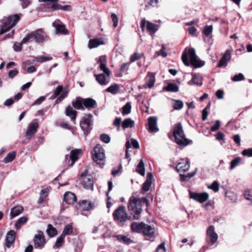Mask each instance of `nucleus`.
I'll return each instance as SVG.
<instances>
[{
	"instance_id": "nucleus-1",
	"label": "nucleus",
	"mask_w": 252,
	"mask_h": 252,
	"mask_svg": "<svg viewBox=\"0 0 252 252\" xmlns=\"http://www.w3.org/2000/svg\"><path fill=\"white\" fill-rule=\"evenodd\" d=\"M141 203H145L147 206L149 205V201L146 197L140 199L132 196L129 199L128 209L135 220L140 218L142 211Z\"/></svg>"
},
{
	"instance_id": "nucleus-2",
	"label": "nucleus",
	"mask_w": 252,
	"mask_h": 252,
	"mask_svg": "<svg viewBox=\"0 0 252 252\" xmlns=\"http://www.w3.org/2000/svg\"><path fill=\"white\" fill-rule=\"evenodd\" d=\"M22 14H15L10 15L8 17L3 19V24L0 26V34H2L8 31L14 27L19 21Z\"/></svg>"
},
{
	"instance_id": "nucleus-3",
	"label": "nucleus",
	"mask_w": 252,
	"mask_h": 252,
	"mask_svg": "<svg viewBox=\"0 0 252 252\" xmlns=\"http://www.w3.org/2000/svg\"><path fill=\"white\" fill-rule=\"evenodd\" d=\"M176 168L179 173L181 181H188L189 180V164L187 159H182L177 165Z\"/></svg>"
},
{
	"instance_id": "nucleus-4",
	"label": "nucleus",
	"mask_w": 252,
	"mask_h": 252,
	"mask_svg": "<svg viewBox=\"0 0 252 252\" xmlns=\"http://www.w3.org/2000/svg\"><path fill=\"white\" fill-rule=\"evenodd\" d=\"M173 135L177 144L180 146H186L189 143L188 139L185 137L182 127L180 124H176L173 130Z\"/></svg>"
},
{
	"instance_id": "nucleus-5",
	"label": "nucleus",
	"mask_w": 252,
	"mask_h": 252,
	"mask_svg": "<svg viewBox=\"0 0 252 252\" xmlns=\"http://www.w3.org/2000/svg\"><path fill=\"white\" fill-rule=\"evenodd\" d=\"M92 157L94 160L98 164H103L105 158L104 150L100 144H97L92 152Z\"/></svg>"
},
{
	"instance_id": "nucleus-6",
	"label": "nucleus",
	"mask_w": 252,
	"mask_h": 252,
	"mask_svg": "<svg viewBox=\"0 0 252 252\" xmlns=\"http://www.w3.org/2000/svg\"><path fill=\"white\" fill-rule=\"evenodd\" d=\"M205 64V61L202 60L197 56L194 48L190 47V66L194 69L201 68Z\"/></svg>"
},
{
	"instance_id": "nucleus-7",
	"label": "nucleus",
	"mask_w": 252,
	"mask_h": 252,
	"mask_svg": "<svg viewBox=\"0 0 252 252\" xmlns=\"http://www.w3.org/2000/svg\"><path fill=\"white\" fill-rule=\"evenodd\" d=\"M82 155L80 149H75L70 152L69 155H66L65 158V164L67 166H72Z\"/></svg>"
},
{
	"instance_id": "nucleus-8",
	"label": "nucleus",
	"mask_w": 252,
	"mask_h": 252,
	"mask_svg": "<svg viewBox=\"0 0 252 252\" xmlns=\"http://www.w3.org/2000/svg\"><path fill=\"white\" fill-rule=\"evenodd\" d=\"M114 220L120 222H125L127 220L128 216L124 206H119L113 214Z\"/></svg>"
},
{
	"instance_id": "nucleus-9",
	"label": "nucleus",
	"mask_w": 252,
	"mask_h": 252,
	"mask_svg": "<svg viewBox=\"0 0 252 252\" xmlns=\"http://www.w3.org/2000/svg\"><path fill=\"white\" fill-rule=\"evenodd\" d=\"M32 38L36 42L42 43L47 38L46 33L41 29L31 32Z\"/></svg>"
},
{
	"instance_id": "nucleus-10",
	"label": "nucleus",
	"mask_w": 252,
	"mask_h": 252,
	"mask_svg": "<svg viewBox=\"0 0 252 252\" xmlns=\"http://www.w3.org/2000/svg\"><path fill=\"white\" fill-rule=\"evenodd\" d=\"M39 125L36 120H33L29 124L26 134V137L31 139L37 132Z\"/></svg>"
},
{
	"instance_id": "nucleus-11",
	"label": "nucleus",
	"mask_w": 252,
	"mask_h": 252,
	"mask_svg": "<svg viewBox=\"0 0 252 252\" xmlns=\"http://www.w3.org/2000/svg\"><path fill=\"white\" fill-rule=\"evenodd\" d=\"M81 176L82 178V184L83 187L87 189H93L94 181L92 177L85 173H82Z\"/></svg>"
},
{
	"instance_id": "nucleus-12",
	"label": "nucleus",
	"mask_w": 252,
	"mask_h": 252,
	"mask_svg": "<svg viewBox=\"0 0 252 252\" xmlns=\"http://www.w3.org/2000/svg\"><path fill=\"white\" fill-rule=\"evenodd\" d=\"M209 197V194L206 192L198 193L190 191V198H192L200 203H203L207 201Z\"/></svg>"
},
{
	"instance_id": "nucleus-13",
	"label": "nucleus",
	"mask_w": 252,
	"mask_h": 252,
	"mask_svg": "<svg viewBox=\"0 0 252 252\" xmlns=\"http://www.w3.org/2000/svg\"><path fill=\"white\" fill-rule=\"evenodd\" d=\"M34 245L35 248L42 249L45 243V239L43 233L41 231H38L34 238Z\"/></svg>"
},
{
	"instance_id": "nucleus-14",
	"label": "nucleus",
	"mask_w": 252,
	"mask_h": 252,
	"mask_svg": "<svg viewBox=\"0 0 252 252\" xmlns=\"http://www.w3.org/2000/svg\"><path fill=\"white\" fill-rule=\"evenodd\" d=\"M97 62L98 63H99V67L101 70L103 71L105 74H106L108 76H109L111 74V71L106 66L107 64V57L106 56H100Z\"/></svg>"
},
{
	"instance_id": "nucleus-15",
	"label": "nucleus",
	"mask_w": 252,
	"mask_h": 252,
	"mask_svg": "<svg viewBox=\"0 0 252 252\" xmlns=\"http://www.w3.org/2000/svg\"><path fill=\"white\" fill-rule=\"evenodd\" d=\"M52 25L55 28L57 33L63 34H68V31L65 28V25L63 24L59 19H56L53 23Z\"/></svg>"
},
{
	"instance_id": "nucleus-16",
	"label": "nucleus",
	"mask_w": 252,
	"mask_h": 252,
	"mask_svg": "<svg viewBox=\"0 0 252 252\" xmlns=\"http://www.w3.org/2000/svg\"><path fill=\"white\" fill-rule=\"evenodd\" d=\"M206 235L211 243L214 245L218 239V234L215 232V227L213 225H210L206 231Z\"/></svg>"
},
{
	"instance_id": "nucleus-17",
	"label": "nucleus",
	"mask_w": 252,
	"mask_h": 252,
	"mask_svg": "<svg viewBox=\"0 0 252 252\" xmlns=\"http://www.w3.org/2000/svg\"><path fill=\"white\" fill-rule=\"evenodd\" d=\"M93 115L92 114H87L84 116L83 120L80 123L81 128L84 130H86L89 128L92 121Z\"/></svg>"
},
{
	"instance_id": "nucleus-18",
	"label": "nucleus",
	"mask_w": 252,
	"mask_h": 252,
	"mask_svg": "<svg viewBox=\"0 0 252 252\" xmlns=\"http://www.w3.org/2000/svg\"><path fill=\"white\" fill-rule=\"evenodd\" d=\"M148 130L150 132H157L158 131L157 126V118L156 117H151L148 119Z\"/></svg>"
},
{
	"instance_id": "nucleus-19",
	"label": "nucleus",
	"mask_w": 252,
	"mask_h": 252,
	"mask_svg": "<svg viewBox=\"0 0 252 252\" xmlns=\"http://www.w3.org/2000/svg\"><path fill=\"white\" fill-rule=\"evenodd\" d=\"M16 233L14 230H10L5 237V246L7 248L11 247L15 240Z\"/></svg>"
},
{
	"instance_id": "nucleus-20",
	"label": "nucleus",
	"mask_w": 252,
	"mask_h": 252,
	"mask_svg": "<svg viewBox=\"0 0 252 252\" xmlns=\"http://www.w3.org/2000/svg\"><path fill=\"white\" fill-rule=\"evenodd\" d=\"M231 59V53L229 50H227L224 53L223 55L220 60L218 66L221 67L222 66H226L227 65V63Z\"/></svg>"
},
{
	"instance_id": "nucleus-21",
	"label": "nucleus",
	"mask_w": 252,
	"mask_h": 252,
	"mask_svg": "<svg viewBox=\"0 0 252 252\" xmlns=\"http://www.w3.org/2000/svg\"><path fill=\"white\" fill-rule=\"evenodd\" d=\"M113 237L116 238L120 242L125 245H129L134 243L133 240H132L128 235H113Z\"/></svg>"
},
{
	"instance_id": "nucleus-22",
	"label": "nucleus",
	"mask_w": 252,
	"mask_h": 252,
	"mask_svg": "<svg viewBox=\"0 0 252 252\" xmlns=\"http://www.w3.org/2000/svg\"><path fill=\"white\" fill-rule=\"evenodd\" d=\"M153 178V175L152 173L149 172L147 174L146 180L142 185V190L144 192L148 191L152 184V179Z\"/></svg>"
},
{
	"instance_id": "nucleus-23",
	"label": "nucleus",
	"mask_w": 252,
	"mask_h": 252,
	"mask_svg": "<svg viewBox=\"0 0 252 252\" xmlns=\"http://www.w3.org/2000/svg\"><path fill=\"white\" fill-rule=\"evenodd\" d=\"M144 227H145V223L143 222L140 223L134 222L131 224V231L136 233L143 232Z\"/></svg>"
},
{
	"instance_id": "nucleus-24",
	"label": "nucleus",
	"mask_w": 252,
	"mask_h": 252,
	"mask_svg": "<svg viewBox=\"0 0 252 252\" xmlns=\"http://www.w3.org/2000/svg\"><path fill=\"white\" fill-rule=\"evenodd\" d=\"M156 229L154 227L145 224V227L143 231V233L145 236H147L150 238H154L155 237V233Z\"/></svg>"
},
{
	"instance_id": "nucleus-25",
	"label": "nucleus",
	"mask_w": 252,
	"mask_h": 252,
	"mask_svg": "<svg viewBox=\"0 0 252 252\" xmlns=\"http://www.w3.org/2000/svg\"><path fill=\"white\" fill-rule=\"evenodd\" d=\"M64 201L68 204H71L76 201V197L73 193L67 192L64 195Z\"/></svg>"
},
{
	"instance_id": "nucleus-26",
	"label": "nucleus",
	"mask_w": 252,
	"mask_h": 252,
	"mask_svg": "<svg viewBox=\"0 0 252 252\" xmlns=\"http://www.w3.org/2000/svg\"><path fill=\"white\" fill-rule=\"evenodd\" d=\"M66 115L69 117L71 120L75 124V119L76 118L77 112L70 106L66 108Z\"/></svg>"
},
{
	"instance_id": "nucleus-27",
	"label": "nucleus",
	"mask_w": 252,
	"mask_h": 252,
	"mask_svg": "<svg viewBox=\"0 0 252 252\" xmlns=\"http://www.w3.org/2000/svg\"><path fill=\"white\" fill-rule=\"evenodd\" d=\"M146 29L150 34L153 36V34L158 30V27L157 25L151 22L147 21Z\"/></svg>"
},
{
	"instance_id": "nucleus-28",
	"label": "nucleus",
	"mask_w": 252,
	"mask_h": 252,
	"mask_svg": "<svg viewBox=\"0 0 252 252\" xmlns=\"http://www.w3.org/2000/svg\"><path fill=\"white\" fill-rule=\"evenodd\" d=\"M103 44V41L101 39L95 38L90 39L88 43V47L90 49L96 48L100 45Z\"/></svg>"
},
{
	"instance_id": "nucleus-29",
	"label": "nucleus",
	"mask_w": 252,
	"mask_h": 252,
	"mask_svg": "<svg viewBox=\"0 0 252 252\" xmlns=\"http://www.w3.org/2000/svg\"><path fill=\"white\" fill-rule=\"evenodd\" d=\"M83 105L88 109L94 108L96 105V101L90 98L83 100Z\"/></svg>"
},
{
	"instance_id": "nucleus-30",
	"label": "nucleus",
	"mask_w": 252,
	"mask_h": 252,
	"mask_svg": "<svg viewBox=\"0 0 252 252\" xmlns=\"http://www.w3.org/2000/svg\"><path fill=\"white\" fill-rule=\"evenodd\" d=\"M192 79L191 82L192 83L195 84L197 86H201L202 85V78L198 75L191 73Z\"/></svg>"
},
{
	"instance_id": "nucleus-31",
	"label": "nucleus",
	"mask_w": 252,
	"mask_h": 252,
	"mask_svg": "<svg viewBox=\"0 0 252 252\" xmlns=\"http://www.w3.org/2000/svg\"><path fill=\"white\" fill-rule=\"evenodd\" d=\"M155 82V76L154 73L148 72L147 77V85L149 88H152Z\"/></svg>"
},
{
	"instance_id": "nucleus-32",
	"label": "nucleus",
	"mask_w": 252,
	"mask_h": 252,
	"mask_svg": "<svg viewBox=\"0 0 252 252\" xmlns=\"http://www.w3.org/2000/svg\"><path fill=\"white\" fill-rule=\"evenodd\" d=\"M81 209L84 211H89L93 207L92 203L90 201L82 200L79 203Z\"/></svg>"
},
{
	"instance_id": "nucleus-33",
	"label": "nucleus",
	"mask_w": 252,
	"mask_h": 252,
	"mask_svg": "<svg viewBox=\"0 0 252 252\" xmlns=\"http://www.w3.org/2000/svg\"><path fill=\"white\" fill-rule=\"evenodd\" d=\"M23 211L22 207L18 206L11 209L10 212V217L11 218H14L20 215Z\"/></svg>"
},
{
	"instance_id": "nucleus-34",
	"label": "nucleus",
	"mask_w": 252,
	"mask_h": 252,
	"mask_svg": "<svg viewBox=\"0 0 252 252\" xmlns=\"http://www.w3.org/2000/svg\"><path fill=\"white\" fill-rule=\"evenodd\" d=\"M96 80L101 85H106L108 83V81L106 80L105 75L103 74H99L95 75Z\"/></svg>"
},
{
	"instance_id": "nucleus-35",
	"label": "nucleus",
	"mask_w": 252,
	"mask_h": 252,
	"mask_svg": "<svg viewBox=\"0 0 252 252\" xmlns=\"http://www.w3.org/2000/svg\"><path fill=\"white\" fill-rule=\"evenodd\" d=\"M163 90L167 92H177L179 91V87L175 84L168 83L167 86L163 88Z\"/></svg>"
},
{
	"instance_id": "nucleus-36",
	"label": "nucleus",
	"mask_w": 252,
	"mask_h": 252,
	"mask_svg": "<svg viewBox=\"0 0 252 252\" xmlns=\"http://www.w3.org/2000/svg\"><path fill=\"white\" fill-rule=\"evenodd\" d=\"M136 171L142 176H144L145 173V165L142 159H141L137 165Z\"/></svg>"
},
{
	"instance_id": "nucleus-37",
	"label": "nucleus",
	"mask_w": 252,
	"mask_h": 252,
	"mask_svg": "<svg viewBox=\"0 0 252 252\" xmlns=\"http://www.w3.org/2000/svg\"><path fill=\"white\" fill-rule=\"evenodd\" d=\"M189 48H186L182 56V60L184 64L187 66H189Z\"/></svg>"
},
{
	"instance_id": "nucleus-38",
	"label": "nucleus",
	"mask_w": 252,
	"mask_h": 252,
	"mask_svg": "<svg viewBox=\"0 0 252 252\" xmlns=\"http://www.w3.org/2000/svg\"><path fill=\"white\" fill-rule=\"evenodd\" d=\"M120 90L119 85L116 84H113L107 88L106 91L112 94H116Z\"/></svg>"
},
{
	"instance_id": "nucleus-39",
	"label": "nucleus",
	"mask_w": 252,
	"mask_h": 252,
	"mask_svg": "<svg viewBox=\"0 0 252 252\" xmlns=\"http://www.w3.org/2000/svg\"><path fill=\"white\" fill-rule=\"evenodd\" d=\"M46 232L48 236L53 237L57 234V230L51 224H49L47 226Z\"/></svg>"
},
{
	"instance_id": "nucleus-40",
	"label": "nucleus",
	"mask_w": 252,
	"mask_h": 252,
	"mask_svg": "<svg viewBox=\"0 0 252 252\" xmlns=\"http://www.w3.org/2000/svg\"><path fill=\"white\" fill-rule=\"evenodd\" d=\"M134 122L132 121L130 118H126L124 120L122 123V126L125 129L127 127H132L133 126Z\"/></svg>"
},
{
	"instance_id": "nucleus-41",
	"label": "nucleus",
	"mask_w": 252,
	"mask_h": 252,
	"mask_svg": "<svg viewBox=\"0 0 252 252\" xmlns=\"http://www.w3.org/2000/svg\"><path fill=\"white\" fill-rule=\"evenodd\" d=\"M52 59L51 57H46L43 56H39L35 58L32 61L33 62L43 63Z\"/></svg>"
},
{
	"instance_id": "nucleus-42",
	"label": "nucleus",
	"mask_w": 252,
	"mask_h": 252,
	"mask_svg": "<svg viewBox=\"0 0 252 252\" xmlns=\"http://www.w3.org/2000/svg\"><path fill=\"white\" fill-rule=\"evenodd\" d=\"M211 107V102H209L206 107L202 110V119L203 121L207 119L208 115V110H210Z\"/></svg>"
},
{
	"instance_id": "nucleus-43",
	"label": "nucleus",
	"mask_w": 252,
	"mask_h": 252,
	"mask_svg": "<svg viewBox=\"0 0 252 252\" xmlns=\"http://www.w3.org/2000/svg\"><path fill=\"white\" fill-rule=\"evenodd\" d=\"M131 103L130 102H127L123 107V115H125L129 114L131 112Z\"/></svg>"
},
{
	"instance_id": "nucleus-44",
	"label": "nucleus",
	"mask_w": 252,
	"mask_h": 252,
	"mask_svg": "<svg viewBox=\"0 0 252 252\" xmlns=\"http://www.w3.org/2000/svg\"><path fill=\"white\" fill-rule=\"evenodd\" d=\"M64 237L62 235H61L56 240L54 248L58 249L60 248L64 243Z\"/></svg>"
},
{
	"instance_id": "nucleus-45",
	"label": "nucleus",
	"mask_w": 252,
	"mask_h": 252,
	"mask_svg": "<svg viewBox=\"0 0 252 252\" xmlns=\"http://www.w3.org/2000/svg\"><path fill=\"white\" fill-rule=\"evenodd\" d=\"M241 161V158L240 157H237L234 159L232 160L230 162V169L232 170L235 167L238 166Z\"/></svg>"
},
{
	"instance_id": "nucleus-46",
	"label": "nucleus",
	"mask_w": 252,
	"mask_h": 252,
	"mask_svg": "<svg viewBox=\"0 0 252 252\" xmlns=\"http://www.w3.org/2000/svg\"><path fill=\"white\" fill-rule=\"evenodd\" d=\"M73 228L72 226L68 224L66 225L63 231V233L61 235L65 237L66 235H68L70 234L72 232Z\"/></svg>"
},
{
	"instance_id": "nucleus-47",
	"label": "nucleus",
	"mask_w": 252,
	"mask_h": 252,
	"mask_svg": "<svg viewBox=\"0 0 252 252\" xmlns=\"http://www.w3.org/2000/svg\"><path fill=\"white\" fill-rule=\"evenodd\" d=\"M213 31V26L210 25V26H206L203 28V33L206 36H209L212 32Z\"/></svg>"
},
{
	"instance_id": "nucleus-48",
	"label": "nucleus",
	"mask_w": 252,
	"mask_h": 252,
	"mask_svg": "<svg viewBox=\"0 0 252 252\" xmlns=\"http://www.w3.org/2000/svg\"><path fill=\"white\" fill-rule=\"evenodd\" d=\"M16 157V153L15 152H12L9 153L6 157L4 158V161L5 162H9L12 161Z\"/></svg>"
},
{
	"instance_id": "nucleus-49",
	"label": "nucleus",
	"mask_w": 252,
	"mask_h": 252,
	"mask_svg": "<svg viewBox=\"0 0 252 252\" xmlns=\"http://www.w3.org/2000/svg\"><path fill=\"white\" fill-rule=\"evenodd\" d=\"M28 220V219L26 217H23L20 218L16 222L15 226L16 228H19L20 226L24 224Z\"/></svg>"
},
{
	"instance_id": "nucleus-50",
	"label": "nucleus",
	"mask_w": 252,
	"mask_h": 252,
	"mask_svg": "<svg viewBox=\"0 0 252 252\" xmlns=\"http://www.w3.org/2000/svg\"><path fill=\"white\" fill-rule=\"evenodd\" d=\"M208 188L213 190L215 192H218L219 190V183L218 182L215 181L211 185L208 186Z\"/></svg>"
},
{
	"instance_id": "nucleus-51",
	"label": "nucleus",
	"mask_w": 252,
	"mask_h": 252,
	"mask_svg": "<svg viewBox=\"0 0 252 252\" xmlns=\"http://www.w3.org/2000/svg\"><path fill=\"white\" fill-rule=\"evenodd\" d=\"M173 106L175 109L180 110L183 107V103L180 100H174Z\"/></svg>"
},
{
	"instance_id": "nucleus-52",
	"label": "nucleus",
	"mask_w": 252,
	"mask_h": 252,
	"mask_svg": "<svg viewBox=\"0 0 252 252\" xmlns=\"http://www.w3.org/2000/svg\"><path fill=\"white\" fill-rule=\"evenodd\" d=\"M83 104V101H82L79 100H77L75 102H72V105L77 109H84Z\"/></svg>"
},
{
	"instance_id": "nucleus-53",
	"label": "nucleus",
	"mask_w": 252,
	"mask_h": 252,
	"mask_svg": "<svg viewBox=\"0 0 252 252\" xmlns=\"http://www.w3.org/2000/svg\"><path fill=\"white\" fill-rule=\"evenodd\" d=\"M245 79L244 76L243 74L240 73L238 74H236L232 78V80L234 82H237L242 80H244Z\"/></svg>"
},
{
	"instance_id": "nucleus-54",
	"label": "nucleus",
	"mask_w": 252,
	"mask_h": 252,
	"mask_svg": "<svg viewBox=\"0 0 252 252\" xmlns=\"http://www.w3.org/2000/svg\"><path fill=\"white\" fill-rule=\"evenodd\" d=\"M165 48L164 47V45L163 44L161 46V49L160 51H157L156 54L158 56H161L164 58L166 57L167 56V53L165 52Z\"/></svg>"
},
{
	"instance_id": "nucleus-55",
	"label": "nucleus",
	"mask_w": 252,
	"mask_h": 252,
	"mask_svg": "<svg viewBox=\"0 0 252 252\" xmlns=\"http://www.w3.org/2000/svg\"><path fill=\"white\" fill-rule=\"evenodd\" d=\"M142 57V55L138 53H134L130 56V63H132L135 61L140 59Z\"/></svg>"
},
{
	"instance_id": "nucleus-56",
	"label": "nucleus",
	"mask_w": 252,
	"mask_h": 252,
	"mask_svg": "<svg viewBox=\"0 0 252 252\" xmlns=\"http://www.w3.org/2000/svg\"><path fill=\"white\" fill-rule=\"evenodd\" d=\"M112 20L113 22V27L116 28L118 25V18L117 15L115 13H112L111 15Z\"/></svg>"
},
{
	"instance_id": "nucleus-57",
	"label": "nucleus",
	"mask_w": 252,
	"mask_h": 252,
	"mask_svg": "<svg viewBox=\"0 0 252 252\" xmlns=\"http://www.w3.org/2000/svg\"><path fill=\"white\" fill-rule=\"evenodd\" d=\"M63 88L62 86H58L56 90L54 92V94L52 97H54L60 94V93L62 92Z\"/></svg>"
},
{
	"instance_id": "nucleus-58",
	"label": "nucleus",
	"mask_w": 252,
	"mask_h": 252,
	"mask_svg": "<svg viewBox=\"0 0 252 252\" xmlns=\"http://www.w3.org/2000/svg\"><path fill=\"white\" fill-rule=\"evenodd\" d=\"M242 154L244 156L252 157V148L245 149L243 151Z\"/></svg>"
},
{
	"instance_id": "nucleus-59",
	"label": "nucleus",
	"mask_w": 252,
	"mask_h": 252,
	"mask_svg": "<svg viewBox=\"0 0 252 252\" xmlns=\"http://www.w3.org/2000/svg\"><path fill=\"white\" fill-rule=\"evenodd\" d=\"M100 139L105 143H108L110 141V137L106 134H102L100 135Z\"/></svg>"
},
{
	"instance_id": "nucleus-60",
	"label": "nucleus",
	"mask_w": 252,
	"mask_h": 252,
	"mask_svg": "<svg viewBox=\"0 0 252 252\" xmlns=\"http://www.w3.org/2000/svg\"><path fill=\"white\" fill-rule=\"evenodd\" d=\"M220 121L219 120H217L215 125L211 127V131H215L217 130L220 128Z\"/></svg>"
},
{
	"instance_id": "nucleus-61",
	"label": "nucleus",
	"mask_w": 252,
	"mask_h": 252,
	"mask_svg": "<svg viewBox=\"0 0 252 252\" xmlns=\"http://www.w3.org/2000/svg\"><path fill=\"white\" fill-rule=\"evenodd\" d=\"M244 197L246 199L248 200H252V195L250 194V190L249 189H246L245 191Z\"/></svg>"
},
{
	"instance_id": "nucleus-62",
	"label": "nucleus",
	"mask_w": 252,
	"mask_h": 252,
	"mask_svg": "<svg viewBox=\"0 0 252 252\" xmlns=\"http://www.w3.org/2000/svg\"><path fill=\"white\" fill-rule=\"evenodd\" d=\"M156 252H166L165 244L164 243H161L157 248Z\"/></svg>"
},
{
	"instance_id": "nucleus-63",
	"label": "nucleus",
	"mask_w": 252,
	"mask_h": 252,
	"mask_svg": "<svg viewBox=\"0 0 252 252\" xmlns=\"http://www.w3.org/2000/svg\"><path fill=\"white\" fill-rule=\"evenodd\" d=\"M122 119L120 117H117L114 121L113 125L114 126L118 127V129H119Z\"/></svg>"
},
{
	"instance_id": "nucleus-64",
	"label": "nucleus",
	"mask_w": 252,
	"mask_h": 252,
	"mask_svg": "<svg viewBox=\"0 0 252 252\" xmlns=\"http://www.w3.org/2000/svg\"><path fill=\"white\" fill-rule=\"evenodd\" d=\"M198 34V32H197L196 29L194 27H190V35L197 36Z\"/></svg>"
}]
</instances>
